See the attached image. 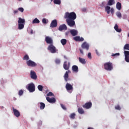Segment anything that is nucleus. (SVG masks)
<instances>
[{"instance_id":"1","label":"nucleus","mask_w":129,"mask_h":129,"mask_svg":"<svg viewBox=\"0 0 129 129\" xmlns=\"http://www.w3.org/2000/svg\"><path fill=\"white\" fill-rule=\"evenodd\" d=\"M77 18V16L76 15V13L75 12H66L64 14V19L66 20H76Z\"/></svg>"},{"instance_id":"2","label":"nucleus","mask_w":129,"mask_h":129,"mask_svg":"<svg viewBox=\"0 0 129 129\" xmlns=\"http://www.w3.org/2000/svg\"><path fill=\"white\" fill-rule=\"evenodd\" d=\"M18 29L19 30H23V28L25 27L26 21L24 19H22L20 17L18 18Z\"/></svg>"},{"instance_id":"3","label":"nucleus","mask_w":129,"mask_h":129,"mask_svg":"<svg viewBox=\"0 0 129 129\" xmlns=\"http://www.w3.org/2000/svg\"><path fill=\"white\" fill-rule=\"evenodd\" d=\"M26 87L29 92H34L35 91V84L33 83L28 84Z\"/></svg>"},{"instance_id":"4","label":"nucleus","mask_w":129,"mask_h":129,"mask_svg":"<svg viewBox=\"0 0 129 129\" xmlns=\"http://www.w3.org/2000/svg\"><path fill=\"white\" fill-rule=\"evenodd\" d=\"M104 69L107 71H111L112 69V63L110 62H106L104 64Z\"/></svg>"},{"instance_id":"5","label":"nucleus","mask_w":129,"mask_h":129,"mask_svg":"<svg viewBox=\"0 0 129 129\" xmlns=\"http://www.w3.org/2000/svg\"><path fill=\"white\" fill-rule=\"evenodd\" d=\"M47 50H48V51H50V52L52 54L56 53V52L58 51V50L56 49V47L53 46V44H50V45H49L47 47Z\"/></svg>"},{"instance_id":"6","label":"nucleus","mask_w":129,"mask_h":129,"mask_svg":"<svg viewBox=\"0 0 129 129\" xmlns=\"http://www.w3.org/2000/svg\"><path fill=\"white\" fill-rule=\"evenodd\" d=\"M66 22H67L68 25L71 28H73L74 27H76V25L75 24V21L74 20H70V19H66Z\"/></svg>"},{"instance_id":"7","label":"nucleus","mask_w":129,"mask_h":129,"mask_svg":"<svg viewBox=\"0 0 129 129\" xmlns=\"http://www.w3.org/2000/svg\"><path fill=\"white\" fill-rule=\"evenodd\" d=\"M66 88L67 91H68V92H69V93H71L73 91V86H72V85H71L68 83H67V84L66 85Z\"/></svg>"},{"instance_id":"8","label":"nucleus","mask_w":129,"mask_h":129,"mask_svg":"<svg viewBox=\"0 0 129 129\" xmlns=\"http://www.w3.org/2000/svg\"><path fill=\"white\" fill-rule=\"evenodd\" d=\"M26 64L28 65V66H29L30 67H36L37 66V63L31 59H29L27 61Z\"/></svg>"},{"instance_id":"9","label":"nucleus","mask_w":129,"mask_h":129,"mask_svg":"<svg viewBox=\"0 0 129 129\" xmlns=\"http://www.w3.org/2000/svg\"><path fill=\"white\" fill-rule=\"evenodd\" d=\"M30 77L32 79H34V80H37V74H36V72H35V71L33 70H31L30 71Z\"/></svg>"},{"instance_id":"10","label":"nucleus","mask_w":129,"mask_h":129,"mask_svg":"<svg viewBox=\"0 0 129 129\" xmlns=\"http://www.w3.org/2000/svg\"><path fill=\"white\" fill-rule=\"evenodd\" d=\"M124 54L125 56V61L127 62V63H129V51L125 50L124 51Z\"/></svg>"},{"instance_id":"11","label":"nucleus","mask_w":129,"mask_h":129,"mask_svg":"<svg viewBox=\"0 0 129 129\" xmlns=\"http://www.w3.org/2000/svg\"><path fill=\"white\" fill-rule=\"evenodd\" d=\"M70 32L73 37H75V36H77L78 35V31L77 30L71 29L70 30Z\"/></svg>"},{"instance_id":"12","label":"nucleus","mask_w":129,"mask_h":129,"mask_svg":"<svg viewBox=\"0 0 129 129\" xmlns=\"http://www.w3.org/2000/svg\"><path fill=\"white\" fill-rule=\"evenodd\" d=\"M82 49H85L88 51V50H89V44L87 43L86 42H84L82 44Z\"/></svg>"},{"instance_id":"13","label":"nucleus","mask_w":129,"mask_h":129,"mask_svg":"<svg viewBox=\"0 0 129 129\" xmlns=\"http://www.w3.org/2000/svg\"><path fill=\"white\" fill-rule=\"evenodd\" d=\"M13 110L14 115H15L16 117H19V116L21 115V113H20V112L17 109H15L14 107H13Z\"/></svg>"},{"instance_id":"14","label":"nucleus","mask_w":129,"mask_h":129,"mask_svg":"<svg viewBox=\"0 0 129 129\" xmlns=\"http://www.w3.org/2000/svg\"><path fill=\"white\" fill-rule=\"evenodd\" d=\"M45 40L47 44H53V40L51 37L46 36Z\"/></svg>"},{"instance_id":"15","label":"nucleus","mask_w":129,"mask_h":129,"mask_svg":"<svg viewBox=\"0 0 129 129\" xmlns=\"http://www.w3.org/2000/svg\"><path fill=\"white\" fill-rule=\"evenodd\" d=\"M46 100H47V101L50 103H55V102H56V99H55V98H50V97H47Z\"/></svg>"},{"instance_id":"16","label":"nucleus","mask_w":129,"mask_h":129,"mask_svg":"<svg viewBox=\"0 0 129 129\" xmlns=\"http://www.w3.org/2000/svg\"><path fill=\"white\" fill-rule=\"evenodd\" d=\"M67 30V26L65 24H62L58 28V30L60 31V32H62L63 30Z\"/></svg>"},{"instance_id":"17","label":"nucleus","mask_w":129,"mask_h":129,"mask_svg":"<svg viewBox=\"0 0 129 129\" xmlns=\"http://www.w3.org/2000/svg\"><path fill=\"white\" fill-rule=\"evenodd\" d=\"M57 25V20L55 19L51 22V23L50 24V28H56Z\"/></svg>"},{"instance_id":"18","label":"nucleus","mask_w":129,"mask_h":129,"mask_svg":"<svg viewBox=\"0 0 129 129\" xmlns=\"http://www.w3.org/2000/svg\"><path fill=\"white\" fill-rule=\"evenodd\" d=\"M92 105V104L91 103V102H88L83 105V107H84V108L89 109V108H90V107H91Z\"/></svg>"},{"instance_id":"19","label":"nucleus","mask_w":129,"mask_h":129,"mask_svg":"<svg viewBox=\"0 0 129 129\" xmlns=\"http://www.w3.org/2000/svg\"><path fill=\"white\" fill-rule=\"evenodd\" d=\"M70 66V62H68V65H67V61H64L63 63V69L65 70H68L69 69V67Z\"/></svg>"},{"instance_id":"20","label":"nucleus","mask_w":129,"mask_h":129,"mask_svg":"<svg viewBox=\"0 0 129 129\" xmlns=\"http://www.w3.org/2000/svg\"><path fill=\"white\" fill-rule=\"evenodd\" d=\"M69 73H70V71H68L66 72L64 75V78L65 81H68V77H69Z\"/></svg>"},{"instance_id":"21","label":"nucleus","mask_w":129,"mask_h":129,"mask_svg":"<svg viewBox=\"0 0 129 129\" xmlns=\"http://www.w3.org/2000/svg\"><path fill=\"white\" fill-rule=\"evenodd\" d=\"M72 70L73 72H75V73H77L79 71L78 67L77 66H73L72 67Z\"/></svg>"},{"instance_id":"22","label":"nucleus","mask_w":129,"mask_h":129,"mask_svg":"<svg viewBox=\"0 0 129 129\" xmlns=\"http://www.w3.org/2000/svg\"><path fill=\"white\" fill-rule=\"evenodd\" d=\"M114 29L115 31H116V32H117V33H120V32H121V29L118 28V26L117 25V24L115 25Z\"/></svg>"},{"instance_id":"23","label":"nucleus","mask_w":129,"mask_h":129,"mask_svg":"<svg viewBox=\"0 0 129 129\" xmlns=\"http://www.w3.org/2000/svg\"><path fill=\"white\" fill-rule=\"evenodd\" d=\"M110 10H111L110 7H109V6L105 7V11L108 15H109V14L110 13Z\"/></svg>"},{"instance_id":"24","label":"nucleus","mask_w":129,"mask_h":129,"mask_svg":"<svg viewBox=\"0 0 129 129\" xmlns=\"http://www.w3.org/2000/svg\"><path fill=\"white\" fill-rule=\"evenodd\" d=\"M79 62L82 64H86V61L85 60V58L79 57Z\"/></svg>"},{"instance_id":"25","label":"nucleus","mask_w":129,"mask_h":129,"mask_svg":"<svg viewBox=\"0 0 129 129\" xmlns=\"http://www.w3.org/2000/svg\"><path fill=\"white\" fill-rule=\"evenodd\" d=\"M116 9H118V11H120L121 10V4L119 2H117L116 5Z\"/></svg>"},{"instance_id":"26","label":"nucleus","mask_w":129,"mask_h":129,"mask_svg":"<svg viewBox=\"0 0 129 129\" xmlns=\"http://www.w3.org/2000/svg\"><path fill=\"white\" fill-rule=\"evenodd\" d=\"M114 0H109L107 2L108 6H112L113 5H114Z\"/></svg>"},{"instance_id":"27","label":"nucleus","mask_w":129,"mask_h":129,"mask_svg":"<svg viewBox=\"0 0 129 129\" xmlns=\"http://www.w3.org/2000/svg\"><path fill=\"white\" fill-rule=\"evenodd\" d=\"M60 43L62 46H64V45L67 43V40L66 39H62L60 40Z\"/></svg>"},{"instance_id":"28","label":"nucleus","mask_w":129,"mask_h":129,"mask_svg":"<svg viewBox=\"0 0 129 129\" xmlns=\"http://www.w3.org/2000/svg\"><path fill=\"white\" fill-rule=\"evenodd\" d=\"M40 23V20L38 18L34 19L32 21V24H39Z\"/></svg>"},{"instance_id":"29","label":"nucleus","mask_w":129,"mask_h":129,"mask_svg":"<svg viewBox=\"0 0 129 129\" xmlns=\"http://www.w3.org/2000/svg\"><path fill=\"white\" fill-rule=\"evenodd\" d=\"M78 111L79 113H80V114H83V113H84V110L81 108H79L78 109Z\"/></svg>"},{"instance_id":"30","label":"nucleus","mask_w":129,"mask_h":129,"mask_svg":"<svg viewBox=\"0 0 129 129\" xmlns=\"http://www.w3.org/2000/svg\"><path fill=\"white\" fill-rule=\"evenodd\" d=\"M53 3L55 5H61V0H54Z\"/></svg>"},{"instance_id":"31","label":"nucleus","mask_w":129,"mask_h":129,"mask_svg":"<svg viewBox=\"0 0 129 129\" xmlns=\"http://www.w3.org/2000/svg\"><path fill=\"white\" fill-rule=\"evenodd\" d=\"M75 115H76V114H75V113H73L71 114L70 117L71 119H74V118H75Z\"/></svg>"},{"instance_id":"32","label":"nucleus","mask_w":129,"mask_h":129,"mask_svg":"<svg viewBox=\"0 0 129 129\" xmlns=\"http://www.w3.org/2000/svg\"><path fill=\"white\" fill-rule=\"evenodd\" d=\"M40 108V109H44L45 108V103H44L43 102H41Z\"/></svg>"},{"instance_id":"33","label":"nucleus","mask_w":129,"mask_h":129,"mask_svg":"<svg viewBox=\"0 0 129 129\" xmlns=\"http://www.w3.org/2000/svg\"><path fill=\"white\" fill-rule=\"evenodd\" d=\"M37 88L39 91H43V86L39 85L37 86Z\"/></svg>"},{"instance_id":"34","label":"nucleus","mask_w":129,"mask_h":129,"mask_svg":"<svg viewBox=\"0 0 129 129\" xmlns=\"http://www.w3.org/2000/svg\"><path fill=\"white\" fill-rule=\"evenodd\" d=\"M124 50H128L129 51V44H126L123 47Z\"/></svg>"},{"instance_id":"35","label":"nucleus","mask_w":129,"mask_h":129,"mask_svg":"<svg viewBox=\"0 0 129 129\" xmlns=\"http://www.w3.org/2000/svg\"><path fill=\"white\" fill-rule=\"evenodd\" d=\"M116 15L118 18H121V13L120 12H117L116 13Z\"/></svg>"},{"instance_id":"36","label":"nucleus","mask_w":129,"mask_h":129,"mask_svg":"<svg viewBox=\"0 0 129 129\" xmlns=\"http://www.w3.org/2000/svg\"><path fill=\"white\" fill-rule=\"evenodd\" d=\"M23 60H26V61H28V60H29V55H28L27 54L25 55L23 57Z\"/></svg>"},{"instance_id":"37","label":"nucleus","mask_w":129,"mask_h":129,"mask_svg":"<svg viewBox=\"0 0 129 129\" xmlns=\"http://www.w3.org/2000/svg\"><path fill=\"white\" fill-rule=\"evenodd\" d=\"M100 7L103 8L105 6H106V2H103L100 5Z\"/></svg>"},{"instance_id":"38","label":"nucleus","mask_w":129,"mask_h":129,"mask_svg":"<svg viewBox=\"0 0 129 129\" xmlns=\"http://www.w3.org/2000/svg\"><path fill=\"white\" fill-rule=\"evenodd\" d=\"M79 39H80V36H76L74 37V40H75V41H77V42H79Z\"/></svg>"},{"instance_id":"39","label":"nucleus","mask_w":129,"mask_h":129,"mask_svg":"<svg viewBox=\"0 0 129 129\" xmlns=\"http://www.w3.org/2000/svg\"><path fill=\"white\" fill-rule=\"evenodd\" d=\"M112 57H117V56H119V53H112Z\"/></svg>"},{"instance_id":"40","label":"nucleus","mask_w":129,"mask_h":129,"mask_svg":"<svg viewBox=\"0 0 129 129\" xmlns=\"http://www.w3.org/2000/svg\"><path fill=\"white\" fill-rule=\"evenodd\" d=\"M18 11H19V12H21V13H24V8L20 7L18 9Z\"/></svg>"},{"instance_id":"41","label":"nucleus","mask_w":129,"mask_h":129,"mask_svg":"<svg viewBox=\"0 0 129 129\" xmlns=\"http://www.w3.org/2000/svg\"><path fill=\"white\" fill-rule=\"evenodd\" d=\"M47 22H48V20L47 19H46L45 18H43L42 19L43 24H47Z\"/></svg>"},{"instance_id":"42","label":"nucleus","mask_w":129,"mask_h":129,"mask_svg":"<svg viewBox=\"0 0 129 129\" xmlns=\"http://www.w3.org/2000/svg\"><path fill=\"white\" fill-rule=\"evenodd\" d=\"M47 96H54V94L53 93L49 92L47 94Z\"/></svg>"},{"instance_id":"43","label":"nucleus","mask_w":129,"mask_h":129,"mask_svg":"<svg viewBox=\"0 0 129 129\" xmlns=\"http://www.w3.org/2000/svg\"><path fill=\"white\" fill-rule=\"evenodd\" d=\"M24 94V91L22 90H20L19 92V95L21 96V95H23Z\"/></svg>"},{"instance_id":"44","label":"nucleus","mask_w":129,"mask_h":129,"mask_svg":"<svg viewBox=\"0 0 129 129\" xmlns=\"http://www.w3.org/2000/svg\"><path fill=\"white\" fill-rule=\"evenodd\" d=\"M110 12L112 15H113L114 14V9L113 8H111Z\"/></svg>"},{"instance_id":"45","label":"nucleus","mask_w":129,"mask_h":129,"mask_svg":"<svg viewBox=\"0 0 129 129\" xmlns=\"http://www.w3.org/2000/svg\"><path fill=\"white\" fill-rule=\"evenodd\" d=\"M55 62L56 64H60V59L57 58L55 59Z\"/></svg>"},{"instance_id":"46","label":"nucleus","mask_w":129,"mask_h":129,"mask_svg":"<svg viewBox=\"0 0 129 129\" xmlns=\"http://www.w3.org/2000/svg\"><path fill=\"white\" fill-rule=\"evenodd\" d=\"M60 105L62 109H63L64 110H66V107L65 106V105H63L62 104H60Z\"/></svg>"},{"instance_id":"47","label":"nucleus","mask_w":129,"mask_h":129,"mask_svg":"<svg viewBox=\"0 0 129 129\" xmlns=\"http://www.w3.org/2000/svg\"><path fill=\"white\" fill-rule=\"evenodd\" d=\"M88 57L89 59H91L92 58V57L91 56V53L89 52L88 53Z\"/></svg>"},{"instance_id":"48","label":"nucleus","mask_w":129,"mask_h":129,"mask_svg":"<svg viewBox=\"0 0 129 129\" xmlns=\"http://www.w3.org/2000/svg\"><path fill=\"white\" fill-rule=\"evenodd\" d=\"M115 109H117L118 110H120V107L119 105H117L115 107Z\"/></svg>"},{"instance_id":"49","label":"nucleus","mask_w":129,"mask_h":129,"mask_svg":"<svg viewBox=\"0 0 129 129\" xmlns=\"http://www.w3.org/2000/svg\"><path fill=\"white\" fill-rule=\"evenodd\" d=\"M83 41H84V38L80 37L79 42H83Z\"/></svg>"},{"instance_id":"50","label":"nucleus","mask_w":129,"mask_h":129,"mask_svg":"<svg viewBox=\"0 0 129 129\" xmlns=\"http://www.w3.org/2000/svg\"><path fill=\"white\" fill-rule=\"evenodd\" d=\"M19 13V10H16L14 11V14H18Z\"/></svg>"},{"instance_id":"51","label":"nucleus","mask_w":129,"mask_h":129,"mask_svg":"<svg viewBox=\"0 0 129 129\" xmlns=\"http://www.w3.org/2000/svg\"><path fill=\"white\" fill-rule=\"evenodd\" d=\"M70 34V31H67L66 32V36H68Z\"/></svg>"},{"instance_id":"52","label":"nucleus","mask_w":129,"mask_h":129,"mask_svg":"<svg viewBox=\"0 0 129 129\" xmlns=\"http://www.w3.org/2000/svg\"><path fill=\"white\" fill-rule=\"evenodd\" d=\"M30 34H31V35H32V34H34V32L33 31V29H31V30H30Z\"/></svg>"},{"instance_id":"53","label":"nucleus","mask_w":129,"mask_h":129,"mask_svg":"<svg viewBox=\"0 0 129 129\" xmlns=\"http://www.w3.org/2000/svg\"><path fill=\"white\" fill-rule=\"evenodd\" d=\"M80 52L81 53V54H83V50H82V49H80Z\"/></svg>"},{"instance_id":"54","label":"nucleus","mask_w":129,"mask_h":129,"mask_svg":"<svg viewBox=\"0 0 129 129\" xmlns=\"http://www.w3.org/2000/svg\"><path fill=\"white\" fill-rule=\"evenodd\" d=\"M1 82L2 84L4 83V79H1Z\"/></svg>"},{"instance_id":"55","label":"nucleus","mask_w":129,"mask_h":129,"mask_svg":"<svg viewBox=\"0 0 129 129\" xmlns=\"http://www.w3.org/2000/svg\"><path fill=\"white\" fill-rule=\"evenodd\" d=\"M96 53L97 55H98V56H99V53H98V51H97V50H96Z\"/></svg>"},{"instance_id":"56","label":"nucleus","mask_w":129,"mask_h":129,"mask_svg":"<svg viewBox=\"0 0 129 129\" xmlns=\"http://www.w3.org/2000/svg\"><path fill=\"white\" fill-rule=\"evenodd\" d=\"M42 123V121H39V125H41Z\"/></svg>"},{"instance_id":"57","label":"nucleus","mask_w":129,"mask_h":129,"mask_svg":"<svg viewBox=\"0 0 129 129\" xmlns=\"http://www.w3.org/2000/svg\"><path fill=\"white\" fill-rule=\"evenodd\" d=\"M83 11H84V12H85L86 11V9H83Z\"/></svg>"},{"instance_id":"58","label":"nucleus","mask_w":129,"mask_h":129,"mask_svg":"<svg viewBox=\"0 0 129 129\" xmlns=\"http://www.w3.org/2000/svg\"><path fill=\"white\" fill-rule=\"evenodd\" d=\"M88 129H93V128L92 127H89Z\"/></svg>"},{"instance_id":"59","label":"nucleus","mask_w":129,"mask_h":129,"mask_svg":"<svg viewBox=\"0 0 129 129\" xmlns=\"http://www.w3.org/2000/svg\"><path fill=\"white\" fill-rule=\"evenodd\" d=\"M17 1H18V2H22V1L23 0H17Z\"/></svg>"},{"instance_id":"60","label":"nucleus","mask_w":129,"mask_h":129,"mask_svg":"<svg viewBox=\"0 0 129 129\" xmlns=\"http://www.w3.org/2000/svg\"><path fill=\"white\" fill-rule=\"evenodd\" d=\"M64 58L65 59H67V57H66V56H64Z\"/></svg>"},{"instance_id":"61","label":"nucleus","mask_w":129,"mask_h":129,"mask_svg":"<svg viewBox=\"0 0 129 129\" xmlns=\"http://www.w3.org/2000/svg\"><path fill=\"white\" fill-rule=\"evenodd\" d=\"M51 2H53V0H51Z\"/></svg>"},{"instance_id":"62","label":"nucleus","mask_w":129,"mask_h":129,"mask_svg":"<svg viewBox=\"0 0 129 129\" xmlns=\"http://www.w3.org/2000/svg\"><path fill=\"white\" fill-rule=\"evenodd\" d=\"M128 21L129 22V20H128Z\"/></svg>"}]
</instances>
